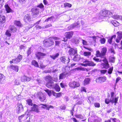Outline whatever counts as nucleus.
Returning <instances> with one entry per match:
<instances>
[{"label":"nucleus","mask_w":122,"mask_h":122,"mask_svg":"<svg viewBox=\"0 0 122 122\" xmlns=\"http://www.w3.org/2000/svg\"><path fill=\"white\" fill-rule=\"evenodd\" d=\"M59 38L56 37H50L45 40L43 41L44 45L46 47H49L54 45L53 39L55 40L59 39Z\"/></svg>","instance_id":"f257e3e1"},{"label":"nucleus","mask_w":122,"mask_h":122,"mask_svg":"<svg viewBox=\"0 0 122 122\" xmlns=\"http://www.w3.org/2000/svg\"><path fill=\"white\" fill-rule=\"evenodd\" d=\"M83 63H81V65L84 66H94L96 65L95 63L92 61H89L87 59L83 61Z\"/></svg>","instance_id":"f03ea898"},{"label":"nucleus","mask_w":122,"mask_h":122,"mask_svg":"<svg viewBox=\"0 0 122 122\" xmlns=\"http://www.w3.org/2000/svg\"><path fill=\"white\" fill-rule=\"evenodd\" d=\"M100 15L102 17H109L112 16V12L107 10L101 11L100 13Z\"/></svg>","instance_id":"7ed1b4c3"},{"label":"nucleus","mask_w":122,"mask_h":122,"mask_svg":"<svg viewBox=\"0 0 122 122\" xmlns=\"http://www.w3.org/2000/svg\"><path fill=\"white\" fill-rule=\"evenodd\" d=\"M107 51V49L106 48H103L101 52L100 53L99 51H96V55L97 57H102L103 58H105L104 55Z\"/></svg>","instance_id":"20e7f679"},{"label":"nucleus","mask_w":122,"mask_h":122,"mask_svg":"<svg viewBox=\"0 0 122 122\" xmlns=\"http://www.w3.org/2000/svg\"><path fill=\"white\" fill-rule=\"evenodd\" d=\"M69 85L70 87L74 89L76 87L80 86V84L78 81H73L70 82L69 84Z\"/></svg>","instance_id":"39448f33"},{"label":"nucleus","mask_w":122,"mask_h":122,"mask_svg":"<svg viewBox=\"0 0 122 122\" xmlns=\"http://www.w3.org/2000/svg\"><path fill=\"white\" fill-rule=\"evenodd\" d=\"M37 97L42 102L46 101V97L45 95L41 92H38L37 94Z\"/></svg>","instance_id":"423d86ee"},{"label":"nucleus","mask_w":122,"mask_h":122,"mask_svg":"<svg viewBox=\"0 0 122 122\" xmlns=\"http://www.w3.org/2000/svg\"><path fill=\"white\" fill-rule=\"evenodd\" d=\"M106 80L105 76H100L96 79V81L97 83H101L105 82Z\"/></svg>","instance_id":"0eeeda50"},{"label":"nucleus","mask_w":122,"mask_h":122,"mask_svg":"<svg viewBox=\"0 0 122 122\" xmlns=\"http://www.w3.org/2000/svg\"><path fill=\"white\" fill-rule=\"evenodd\" d=\"M77 50L76 48H72L70 49L68 51V53L70 55H74L77 54Z\"/></svg>","instance_id":"6e6552de"},{"label":"nucleus","mask_w":122,"mask_h":122,"mask_svg":"<svg viewBox=\"0 0 122 122\" xmlns=\"http://www.w3.org/2000/svg\"><path fill=\"white\" fill-rule=\"evenodd\" d=\"M73 35V32H66V38L65 39L63 38L62 41H64L65 42L67 40V39H70L71 38Z\"/></svg>","instance_id":"1a4fd4ad"},{"label":"nucleus","mask_w":122,"mask_h":122,"mask_svg":"<svg viewBox=\"0 0 122 122\" xmlns=\"http://www.w3.org/2000/svg\"><path fill=\"white\" fill-rule=\"evenodd\" d=\"M41 104H40V105H36L35 104H34L33 106L31 107L30 111H34L37 112H39V109L38 108V107L40 106V105H41Z\"/></svg>","instance_id":"9d476101"},{"label":"nucleus","mask_w":122,"mask_h":122,"mask_svg":"<svg viewBox=\"0 0 122 122\" xmlns=\"http://www.w3.org/2000/svg\"><path fill=\"white\" fill-rule=\"evenodd\" d=\"M61 61L66 64H68L70 61V59L68 57L66 58L65 56H62L60 58Z\"/></svg>","instance_id":"9b49d317"},{"label":"nucleus","mask_w":122,"mask_h":122,"mask_svg":"<svg viewBox=\"0 0 122 122\" xmlns=\"http://www.w3.org/2000/svg\"><path fill=\"white\" fill-rule=\"evenodd\" d=\"M102 61L104 63H102L101 65L102 67L106 69L108 68L109 67V65L108 63L107 60L106 58L105 61Z\"/></svg>","instance_id":"f8f14e48"},{"label":"nucleus","mask_w":122,"mask_h":122,"mask_svg":"<svg viewBox=\"0 0 122 122\" xmlns=\"http://www.w3.org/2000/svg\"><path fill=\"white\" fill-rule=\"evenodd\" d=\"M24 20L26 22H28L31 20V17L30 15L26 14L24 17Z\"/></svg>","instance_id":"ddd939ff"},{"label":"nucleus","mask_w":122,"mask_h":122,"mask_svg":"<svg viewBox=\"0 0 122 122\" xmlns=\"http://www.w3.org/2000/svg\"><path fill=\"white\" fill-rule=\"evenodd\" d=\"M36 55L38 59H40L43 58L44 56L46 55V54L41 52H38L36 54Z\"/></svg>","instance_id":"4468645a"},{"label":"nucleus","mask_w":122,"mask_h":122,"mask_svg":"<svg viewBox=\"0 0 122 122\" xmlns=\"http://www.w3.org/2000/svg\"><path fill=\"white\" fill-rule=\"evenodd\" d=\"M33 15H36L38 14L39 12V9L37 8H33L31 10Z\"/></svg>","instance_id":"2eb2a0df"},{"label":"nucleus","mask_w":122,"mask_h":122,"mask_svg":"<svg viewBox=\"0 0 122 122\" xmlns=\"http://www.w3.org/2000/svg\"><path fill=\"white\" fill-rule=\"evenodd\" d=\"M22 58V56L19 55L18 56L17 58H16L15 59H13L12 61H14V63L17 64L20 62Z\"/></svg>","instance_id":"dca6fc26"},{"label":"nucleus","mask_w":122,"mask_h":122,"mask_svg":"<svg viewBox=\"0 0 122 122\" xmlns=\"http://www.w3.org/2000/svg\"><path fill=\"white\" fill-rule=\"evenodd\" d=\"M54 85V82L52 81H49L47 82L46 84V86L50 88H53Z\"/></svg>","instance_id":"f3484780"},{"label":"nucleus","mask_w":122,"mask_h":122,"mask_svg":"<svg viewBox=\"0 0 122 122\" xmlns=\"http://www.w3.org/2000/svg\"><path fill=\"white\" fill-rule=\"evenodd\" d=\"M16 107V110L19 112L22 111L23 110V106L21 103H18Z\"/></svg>","instance_id":"a211bd4d"},{"label":"nucleus","mask_w":122,"mask_h":122,"mask_svg":"<svg viewBox=\"0 0 122 122\" xmlns=\"http://www.w3.org/2000/svg\"><path fill=\"white\" fill-rule=\"evenodd\" d=\"M31 80V78L27 77L26 76H22L21 80L22 82L29 81Z\"/></svg>","instance_id":"6ab92c4d"},{"label":"nucleus","mask_w":122,"mask_h":122,"mask_svg":"<svg viewBox=\"0 0 122 122\" xmlns=\"http://www.w3.org/2000/svg\"><path fill=\"white\" fill-rule=\"evenodd\" d=\"M101 59L97 58L96 57H94L93 59L95 61L98 62H102V61H105L106 60L105 58H103L102 57H100Z\"/></svg>","instance_id":"aec40b11"},{"label":"nucleus","mask_w":122,"mask_h":122,"mask_svg":"<svg viewBox=\"0 0 122 122\" xmlns=\"http://www.w3.org/2000/svg\"><path fill=\"white\" fill-rule=\"evenodd\" d=\"M118 98V97H113V98H111V102L112 104L114 103H117Z\"/></svg>","instance_id":"412c9836"},{"label":"nucleus","mask_w":122,"mask_h":122,"mask_svg":"<svg viewBox=\"0 0 122 122\" xmlns=\"http://www.w3.org/2000/svg\"><path fill=\"white\" fill-rule=\"evenodd\" d=\"M52 94L56 98L60 97L61 96V92L56 93L54 91H52Z\"/></svg>","instance_id":"4be33fe9"},{"label":"nucleus","mask_w":122,"mask_h":122,"mask_svg":"<svg viewBox=\"0 0 122 122\" xmlns=\"http://www.w3.org/2000/svg\"><path fill=\"white\" fill-rule=\"evenodd\" d=\"M10 68L16 71L17 72L19 70L18 67L17 66H14L12 65H11L10 66Z\"/></svg>","instance_id":"5701e85b"},{"label":"nucleus","mask_w":122,"mask_h":122,"mask_svg":"<svg viewBox=\"0 0 122 122\" xmlns=\"http://www.w3.org/2000/svg\"><path fill=\"white\" fill-rule=\"evenodd\" d=\"M90 79L88 78H86L84 80L83 83L84 85L85 86L89 84L90 83Z\"/></svg>","instance_id":"b1692460"},{"label":"nucleus","mask_w":122,"mask_h":122,"mask_svg":"<svg viewBox=\"0 0 122 122\" xmlns=\"http://www.w3.org/2000/svg\"><path fill=\"white\" fill-rule=\"evenodd\" d=\"M53 88H54L56 91L58 92H59L60 90V87L57 84H54Z\"/></svg>","instance_id":"393cba45"},{"label":"nucleus","mask_w":122,"mask_h":122,"mask_svg":"<svg viewBox=\"0 0 122 122\" xmlns=\"http://www.w3.org/2000/svg\"><path fill=\"white\" fill-rule=\"evenodd\" d=\"M79 40H81V38H79L78 39L77 38H75L72 40V41L75 44H77L79 42Z\"/></svg>","instance_id":"a878e982"},{"label":"nucleus","mask_w":122,"mask_h":122,"mask_svg":"<svg viewBox=\"0 0 122 122\" xmlns=\"http://www.w3.org/2000/svg\"><path fill=\"white\" fill-rule=\"evenodd\" d=\"M80 60V56L79 55H76L73 58V60L75 61H79Z\"/></svg>","instance_id":"bb28decb"},{"label":"nucleus","mask_w":122,"mask_h":122,"mask_svg":"<svg viewBox=\"0 0 122 122\" xmlns=\"http://www.w3.org/2000/svg\"><path fill=\"white\" fill-rule=\"evenodd\" d=\"M5 20V16L1 15L0 16V22L4 23Z\"/></svg>","instance_id":"cd10ccee"},{"label":"nucleus","mask_w":122,"mask_h":122,"mask_svg":"<svg viewBox=\"0 0 122 122\" xmlns=\"http://www.w3.org/2000/svg\"><path fill=\"white\" fill-rule=\"evenodd\" d=\"M59 55V53H56L52 55H50V57L53 60H55L56 58L58 57Z\"/></svg>","instance_id":"c85d7f7f"},{"label":"nucleus","mask_w":122,"mask_h":122,"mask_svg":"<svg viewBox=\"0 0 122 122\" xmlns=\"http://www.w3.org/2000/svg\"><path fill=\"white\" fill-rule=\"evenodd\" d=\"M6 10L7 13L11 12L12 11L11 9L10 8L8 5L5 6Z\"/></svg>","instance_id":"c756f323"},{"label":"nucleus","mask_w":122,"mask_h":122,"mask_svg":"<svg viewBox=\"0 0 122 122\" xmlns=\"http://www.w3.org/2000/svg\"><path fill=\"white\" fill-rule=\"evenodd\" d=\"M5 79V77L2 74H0V83H3Z\"/></svg>","instance_id":"7c9ffc66"},{"label":"nucleus","mask_w":122,"mask_h":122,"mask_svg":"<svg viewBox=\"0 0 122 122\" xmlns=\"http://www.w3.org/2000/svg\"><path fill=\"white\" fill-rule=\"evenodd\" d=\"M66 74L64 73H62L60 74L59 76V78L60 79H63L65 78L66 76Z\"/></svg>","instance_id":"2f4dec72"},{"label":"nucleus","mask_w":122,"mask_h":122,"mask_svg":"<svg viewBox=\"0 0 122 122\" xmlns=\"http://www.w3.org/2000/svg\"><path fill=\"white\" fill-rule=\"evenodd\" d=\"M27 103L29 105L32 106L33 104L32 100L30 99H29L26 100Z\"/></svg>","instance_id":"473e14b6"},{"label":"nucleus","mask_w":122,"mask_h":122,"mask_svg":"<svg viewBox=\"0 0 122 122\" xmlns=\"http://www.w3.org/2000/svg\"><path fill=\"white\" fill-rule=\"evenodd\" d=\"M52 79L51 77L50 76H47L46 77V81H52Z\"/></svg>","instance_id":"72a5a7b5"},{"label":"nucleus","mask_w":122,"mask_h":122,"mask_svg":"<svg viewBox=\"0 0 122 122\" xmlns=\"http://www.w3.org/2000/svg\"><path fill=\"white\" fill-rule=\"evenodd\" d=\"M118 35L117 37L120 40H121L122 37V32L119 31L117 33Z\"/></svg>","instance_id":"f704fd0d"},{"label":"nucleus","mask_w":122,"mask_h":122,"mask_svg":"<svg viewBox=\"0 0 122 122\" xmlns=\"http://www.w3.org/2000/svg\"><path fill=\"white\" fill-rule=\"evenodd\" d=\"M91 53L90 52L85 51L83 53V55L86 56L88 57L91 55Z\"/></svg>","instance_id":"c9c22d12"},{"label":"nucleus","mask_w":122,"mask_h":122,"mask_svg":"<svg viewBox=\"0 0 122 122\" xmlns=\"http://www.w3.org/2000/svg\"><path fill=\"white\" fill-rule=\"evenodd\" d=\"M112 23L115 27H117L119 25V23L116 20H114L112 22Z\"/></svg>","instance_id":"e433bc0d"},{"label":"nucleus","mask_w":122,"mask_h":122,"mask_svg":"<svg viewBox=\"0 0 122 122\" xmlns=\"http://www.w3.org/2000/svg\"><path fill=\"white\" fill-rule=\"evenodd\" d=\"M42 105L43 106H44L46 108H47L46 109L49 110V109L50 108H53L54 107L51 105H47L46 104H42Z\"/></svg>","instance_id":"4c0bfd02"},{"label":"nucleus","mask_w":122,"mask_h":122,"mask_svg":"<svg viewBox=\"0 0 122 122\" xmlns=\"http://www.w3.org/2000/svg\"><path fill=\"white\" fill-rule=\"evenodd\" d=\"M122 16L118 15H115L112 16V17L115 19H119L120 20L121 19L120 17H121Z\"/></svg>","instance_id":"58836bf2"},{"label":"nucleus","mask_w":122,"mask_h":122,"mask_svg":"<svg viewBox=\"0 0 122 122\" xmlns=\"http://www.w3.org/2000/svg\"><path fill=\"white\" fill-rule=\"evenodd\" d=\"M47 93L49 96L50 97L51 96L52 94V91H51L48 89H46L44 90Z\"/></svg>","instance_id":"ea45409f"},{"label":"nucleus","mask_w":122,"mask_h":122,"mask_svg":"<svg viewBox=\"0 0 122 122\" xmlns=\"http://www.w3.org/2000/svg\"><path fill=\"white\" fill-rule=\"evenodd\" d=\"M32 62V64L34 66L36 67H39V66L37 62L35 60H33Z\"/></svg>","instance_id":"a19ab883"},{"label":"nucleus","mask_w":122,"mask_h":122,"mask_svg":"<svg viewBox=\"0 0 122 122\" xmlns=\"http://www.w3.org/2000/svg\"><path fill=\"white\" fill-rule=\"evenodd\" d=\"M94 99V97L92 96L89 97L88 98V100L89 101L88 102L89 103H90L93 102V101Z\"/></svg>","instance_id":"79ce46f5"},{"label":"nucleus","mask_w":122,"mask_h":122,"mask_svg":"<svg viewBox=\"0 0 122 122\" xmlns=\"http://www.w3.org/2000/svg\"><path fill=\"white\" fill-rule=\"evenodd\" d=\"M116 37V35H114L112 36V37L109 39L108 40V42L110 44H111L112 42V40L113 38H115Z\"/></svg>","instance_id":"37998d69"},{"label":"nucleus","mask_w":122,"mask_h":122,"mask_svg":"<svg viewBox=\"0 0 122 122\" xmlns=\"http://www.w3.org/2000/svg\"><path fill=\"white\" fill-rule=\"evenodd\" d=\"M15 23L18 26H21V24L19 21H16L15 22Z\"/></svg>","instance_id":"c03bdc74"},{"label":"nucleus","mask_w":122,"mask_h":122,"mask_svg":"<svg viewBox=\"0 0 122 122\" xmlns=\"http://www.w3.org/2000/svg\"><path fill=\"white\" fill-rule=\"evenodd\" d=\"M110 61L112 62H114L115 61V57H110L109 58Z\"/></svg>","instance_id":"a18cd8bd"},{"label":"nucleus","mask_w":122,"mask_h":122,"mask_svg":"<svg viewBox=\"0 0 122 122\" xmlns=\"http://www.w3.org/2000/svg\"><path fill=\"white\" fill-rule=\"evenodd\" d=\"M65 7L67 6L68 7H71V5L68 3H66L64 4Z\"/></svg>","instance_id":"49530a36"},{"label":"nucleus","mask_w":122,"mask_h":122,"mask_svg":"<svg viewBox=\"0 0 122 122\" xmlns=\"http://www.w3.org/2000/svg\"><path fill=\"white\" fill-rule=\"evenodd\" d=\"M75 117L78 118L82 119L83 118V116L81 115H75Z\"/></svg>","instance_id":"de8ad7c7"},{"label":"nucleus","mask_w":122,"mask_h":122,"mask_svg":"<svg viewBox=\"0 0 122 122\" xmlns=\"http://www.w3.org/2000/svg\"><path fill=\"white\" fill-rule=\"evenodd\" d=\"M113 70V67H110L108 69V74H110L112 73Z\"/></svg>","instance_id":"09e8293b"},{"label":"nucleus","mask_w":122,"mask_h":122,"mask_svg":"<svg viewBox=\"0 0 122 122\" xmlns=\"http://www.w3.org/2000/svg\"><path fill=\"white\" fill-rule=\"evenodd\" d=\"M105 102L107 104H108L110 102H111V98L110 99L109 98H106L105 99Z\"/></svg>","instance_id":"8fccbe9b"},{"label":"nucleus","mask_w":122,"mask_h":122,"mask_svg":"<svg viewBox=\"0 0 122 122\" xmlns=\"http://www.w3.org/2000/svg\"><path fill=\"white\" fill-rule=\"evenodd\" d=\"M77 24L76 23L73 24L71 25L69 27H70V29H72L73 28L77 26Z\"/></svg>","instance_id":"3c124183"},{"label":"nucleus","mask_w":122,"mask_h":122,"mask_svg":"<svg viewBox=\"0 0 122 122\" xmlns=\"http://www.w3.org/2000/svg\"><path fill=\"white\" fill-rule=\"evenodd\" d=\"M77 24L76 23L73 24L71 25L69 27H70V29H72L73 28L77 26Z\"/></svg>","instance_id":"603ef678"},{"label":"nucleus","mask_w":122,"mask_h":122,"mask_svg":"<svg viewBox=\"0 0 122 122\" xmlns=\"http://www.w3.org/2000/svg\"><path fill=\"white\" fill-rule=\"evenodd\" d=\"M94 106L95 107L99 108L100 106V105L99 103L96 102L94 103Z\"/></svg>","instance_id":"864d4df0"},{"label":"nucleus","mask_w":122,"mask_h":122,"mask_svg":"<svg viewBox=\"0 0 122 122\" xmlns=\"http://www.w3.org/2000/svg\"><path fill=\"white\" fill-rule=\"evenodd\" d=\"M9 30H7L5 34L8 36H10L11 35V34L10 33Z\"/></svg>","instance_id":"5fc2aeb1"},{"label":"nucleus","mask_w":122,"mask_h":122,"mask_svg":"<svg viewBox=\"0 0 122 122\" xmlns=\"http://www.w3.org/2000/svg\"><path fill=\"white\" fill-rule=\"evenodd\" d=\"M100 41L101 44H104L106 40L105 38H103L101 39Z\"/></svg>","instance_id":"6e6d98bb"},{"label":"nucleus","mask_w":122,"mask_h":122,"mask_svg":"<svg viewBox=\"0 0 122 122\" xmlns=\"http://www.w3.org/2000/svg\"><path fill=\"white\" fill-rule=\"evenodd\" d=\"M4 4V0H0V8L3 6Z\"/></svg>","instance_id":"4d7b16f0"},{"label":"nucleus","mask_w":122,"mask_h":122,"mask_svg":"<svg viewBox=\"0 0 122 122\" xmlns=\"http://www.w3.org/2000/svg\"><path fill=\"white\" fill-rule=\"evenodd\" d=\"M82 41V43L84 45H87V42L85 40L83 39H81Z\"/></svg>","instance_id":"13d9d810"},{"label":"nucleus","mask_w":122,"mask_h":122,"mask_svg":"<svg viewBox=\"0 0 122 122\" xmlns=\"http://www.w3.org/2000/svg\"><path fill=\"white\" fill-rule=\"evenodd\" d=\"M86 89L85 87L83 86L81 87V92L83 91L86 92Z\"/></svg>","instance_id":"bf43d9fd"},{"label":"nucleus","mask_w":122,"mask_h":122,"mask_svg":"<svg viewBox=\"0 0 122 122\" xmlns=\"http://www.w3.org/2000/svg\"><path fill=\"white\" fill-rule=\"evenodd\" d=\"M27 54H28V56L31 53V48H29L28 50L27 51Z\"/></svg>","instance_id":"052dcab7"},{"label":"nucleus","mask_w":122,"mask_h":122,"mask_svg":"<svg viewBox=\"0 0 122 122\" xmlns=\"http://www.w3.org/2000/svg\"><path fill=\"white\" fill-rule=\"evenodd\" d=\"M37 6L38 7L41 8H43L44 7L43 5L41 3L39 5H38Z\"/></svg>","instance_id":"680f3d73"},{"label":"nucleus","mask_w":122,"mask_h":122,"mask_svg":"<svg viewBox=\"0 0 122 122\" xmlns=\"http://www.w3.org/2000/svg\"><path fill=\"white\" fill-rule=\"evenodd\" d=\"M20 83L19 81L17 80H15V84L18 85H19Z\"/></svg>","instance_id":"e2e57ef3"},{"label":"nucleus","mask_w":122,"mask_h":122,"mask_svg":"<svg viewBox=\"0 0 122 122\" xmlns=\"http://www.w3.org/2000/svg\"><path fill=\"white\" fill-rule=\"evenodd\" d=\"M55 45L56 46H59V44H60L61 42H60L58 41H55Z\"/></svg>","instance_id":"0e129e2a"},{"label":"nucleus","mask_w":122,"mask_h":122,"mask_svg":"<svg viewBox=\"0 0 122 122\" xmlns=\"http://www.w3.org/2000/svg\"><path fill=\"white\" fill-rule=\"evenodd\" d=\"M61 109L62 110H64L66 109V107L65 105H63L61 106L60 107Z\"/></svg>","instance_id":"69168bd1"},{"label":"nucleus","mask_w":122,"mask_h":122,"mask_svg":"<svg viewBox=\"0 0 122 122\" xmlns=\"http://www.w3.org/2000/svg\"><path fill=\"white\" fill-rule=\"evenodd\" d=\"M83 47L85 48L86 49L89 51H93L92 49L91 48H89L87 47H86L85 46H84Z\"/></svg>","instance_id":"338daca9"},{"label":"nucleus","mask_w":122,"mask_h":122,"mask_svg":"<svg viewBox=\"0 0 122 122\" xmlns=\"http://www.w3.org/2000/svg\"><path fill=\"white\" fill-rule=\"evenodd\" d=\"M121 79V78L119 77H118L116 80V83H117Z\"/></svg>","instance_id":"774afa93"}]
</instances>
